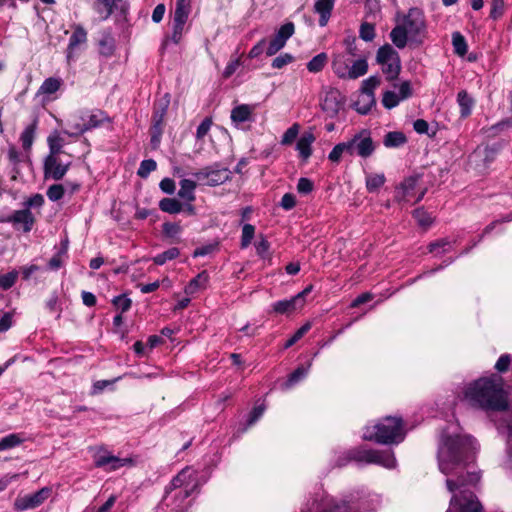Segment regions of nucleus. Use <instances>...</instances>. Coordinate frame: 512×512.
Returning <instances> with one entry per match:
<instances>
[{"mask_svg": "<svg viewBox=\"0 0 512 512\" xmlns=\"http://www.w3.org/2000/svg\"><path fill=\"white\" fill-rule=\"evenodd\" d=\"M452 43L455 53H457L459 56H464L467 53L466 40L459 32L453 33Z\"/></svg>", "mask_w": 512, "mask_h": 512, "instance_id": "79ce46f5", "label": "nucleus"}, {"mask_svg": "<svg viewBox=\"0 0 512 512\" xmlns=\"http://www.w3.org/2000/svg\"><path fill=\"white\" fill-rule=\"evenodd\" d=\"M343 154L350 155V146L347 142H342L335 145L332 151L329 153L328 158L330 161L338 163Z\"/></svg>", "mask_w": 512, "mask_h": 512, "instance_id": "4c0bfd02", "label": "nucleus"}, {"mask_svg": "<svg viewBox=\"0 0 512 512\" xmlns=\"http://www.w3.org/2000/svg\"><path fill=\"white\" fill-rule=\"evenodd\" d=\"M380 85V78L371 76L362 82L361 92L374 93V89Z\"/></svg>", "mask_w": 512, "mask_h": 512, "instance_id": "13d9d810", "label": "nucleus"}, {"mask_svg": "<svg viewBox=\"0 0 512 512\" xmlns=\"http://www.w3.org/2000/svg\"><path fill=\"white\" fill-rule=\"evenodd\" d=\"M269 248L270 244L265 238H261V240L256 243V252L262 258L268 256Z\"/></svg>", "mask_w": 512, "mask_h": 512, "instance_id": "774afa93", "label": "nucleus"}, {"mask_svg": "<svg viewBox=\"0 0 512 512\" xmlns=\"http://www.w3.org/2000/svg\"><path fill=\"white\" fill-rule=\"evenodd\" d=\"M297 190L299 193L308 194L313 190V183L308 178H300L297 184Z\"/></svg>", "mask_w": 512, "mask_h": 512, "instance_id": "69168bd1", "label": "nucleus"}, {"mask_svg": "<svg viewBox=\"0 0 512 512\" xmlns=\"http://www.w3.org/2000/svg\"><path fill=\"white\" fill-rule=\"evenodd\" d=\"M93 460L96 467L103 468L108 472L115 471L123 466L132 464L131 459L114 456L102 447L95 450Z\"/></svg>", "mask_w": 512, "mask_h": 512, "instance_id": "9d476101", "label": "nucleus"}, {"mask_svg": "<svg viewBox=\"0 0 512 512\" xmlns=\"http://www.w3.org/2000/svg\"><path fill=\"white\" fill-rule=\"evenodd\" d=\"M389 36L398 49H404L407 45H422L428 36L424 12L413 7L407 13H397L395 26Z\"/></svg>", "mask_w": 512, "mask_h": 512, "instance_id": "7ed1b4c3", "label": "nucleus"}, {"mask_svg": "<svg viewBox=\"0 0 512 512\" xmlns=\"http://www.w3.org/2000/svg\"><path fill=\"white\" fill-rule=\"evenodd\" d=\"M35 136V125L27 126L24 131L21 133L20 141L22 143V147L25 150H29L33 144Z\"/></svg>", "mask_w": 512, "mask_h": 512, "instance_id": "a19ab883", "label": "nucleus"}, {"mask_svg": "<svg viewBox=\"0 0 512 512\" xmlns=\"http://www.w3.org/2000/svg\"><path fill=\"white\" fill-rule=\"evenodd\" d=\"M300 296H294L290 299H284L273 303L272 309L277 314H289L298 309H301L302 306L299 303Z\"/></svg>", "mask_w": 512, "mask_h": 512, "instance_id": "a211bd4d", "label": "nucleus"}, {"mask_svg": "<svg viewBox=\"0 0 512 512\" xmlns=\"http://www.w3.org/2000/svg\"><path fill=\"white\" fill-rule=\"evenodd\" d=\"M196 188V182L190 179H183L180 181V189L178 191L179 197L189 202L195 199L194 190Z\"/></svg>", "mask_w": 512, "mask_h": 512, "instance_id": "c756f323", "label": "nucleus"}, {"mask_svg": "<svg viewBox=\"0 0 512 512\" xmlns=\"http://www.w3.org/2000/svg\"><path fill=\"white\" fill-rule=\"evenodd\" d=\"M359 37L366 41H372L375 38V26L368 22H363L359 29Z\"/></svg>", "mask_w": 512, "mask_h": 512, "instance_id": "c03bdc74", "label": "nucleus"}, {"mask_svg": "<svg viewBox=\"0 0 512 512\" xmlns=\"http://www.w3.org/2000/svg\"><path fill=\"white\" fill-rule=\"evenodd\" d=\"M407 139L404 133L400 131H392L385 135L383 144L387 148H396L404 145Z\"/></svg>", "mask_w": 512, "mask_h": 512, "instance_id": "cd10ccee", "label": "nucleus"}, {"mask_svg": "<svg viewBox=\"0 0 512 512\" xmlns=\"http://www.w3.org/2000/svg\"><path fill=\"white\" fill-rule=\"evenodd\" d=\"M230 174H231V172L227 168H217V169L208 168V169H205L204 171L197 173L196 176L199 179L207 178L208 184H210L212 186H216V185H220V184L226 182L227 180H229Z\"/></svg>", "mask_w": 512, "mask_h": 512, "instance_id": "4468645a", "label": "nucleus"}, {"mask_svg": "<svg viewBox=\"0 0 512 512\" xmlns=\"http://www.w3.org/2000/svg\"><path fill=\"white\" fill-rule=\"evenodd\" d=\"M107 119L105 113L100 110H79L69 117L68 129L64 133L77 137L100 126Z\"/></svg>", "mask_w": 512, "mask_h": 512, "instance_id": "39448f33", "label": "nucleus"}, {"mask_svg": "<svg viewBox=\"0 0 512 512\" xmlns=\"http://www.w3.org/2000/svg\"><path fill=\"white\" fill-rule=\"evenodd\" d=\"M349 66V61L344 55H337L333 59L332 68L339 78L346 79Z\"/></svg>", "mask_w": 512, "mask_h": 512, "instance_id": "c85d7f7f", "label": "nucleus"}, {"mask_svg": "<svg viewBox=\"0 0 512 512\" xmlns=\"http://www.w3.org/2000/svg\"><path fill=\"white\" fill-rule=\"evenodd\" d=\"M382 71L386 76V79L389 81H392L396 79L400 73L401 70V62L400 57H397L395 60H392L391 62H386L385 64L381 65Z\"/></svg>", "mask_w": 512, "mask_h": 512, "instance_id": "7c9ffc66", "label": "nucleus"}, {"mask_svg": "<svg viewBox=\"0 0 512 512\" xmlns=\"http://www.w3.org/2000/svg\"><path fill=\"white\" fill-rule=\"evenodd\" d=\"M131 299L126 295H119L113 299L114 306L121 312H126L131 307Z\"/></svg>", "mask_w": 512, "mask_h": 512, "instance_id": "052dcab7", "label": "nucleus"}, {"mask_svg": "<svg viewBox=\"0 0 512 512\" xmlns=\"http://www.w3.org/2000/svg\"><path fill=\"white\" fill-rule=\"evenodd\" d=\"M328 60L326 53H320L316 56H314L308 63H307V69L311 73H318L320 72L326 65Z\"/></svg>", "mask_w": 512, "mask_h": 512, "instance_id": "c9c22d12", "label": "nucleus"}, {"mask_svg": "<svg viewBox=\"0 0 512 512\" xmlns=\"http://www.w3.org/2000/svg\"><path fill=\"white\" fill-rule=\"evenodd\" d=\"M315 136L312 132H305L297 141L296 149L303 160H307L312 154V144Z\"/></svg>", "mask_w": 512, "mask_h": 512, "instance_id": "6ab92c4d", "label": "nucleus"}, {"mask_svg": "<svg viewBox=\"0 0 512 512\" xmlns=\"http://www.w3.org/2000/svg\"><path fill=\"white\" fill-rule=\"evenodd\" d=\"M61 85V81L56 78L46 79L40 87V91L44 94L55 93Z\"/></svg>", "mask_w": 512, "mask_h": 512, "instance_id": "09e8293b", "label": "nucleus"}, {"mask_svg": "<svg viewBox=\"0 0 512 512\" xmlns=\"http://www.w3.org/2000/svg\"><path fill=\"white\" fill-rule=\"evenodd\" d=\"M208 281L209 274L207 273V271L200 272L185 287V293L187 295H194L197 292L204 290L207 287Z\"/></svg>", "mask_w": 512, "mask_h": 512, "instance_id": "412c9836", "label": "nucleus"}, {"mask_svg": "<svg viewBox=\"0 0 512 512\" xmlns=\"http://www.w3.org/2000/svg\"><path fill=\"white\" fill-rule=\"evenodd\" d=\"M350 458L367 464H377L387 469L396 467V459L390 450L355 449L350 452Z\"/></svg>", "mask_w": 512, "mask_h": 512, "instance_id": "0eeeda50", "label": "nucleus"}, {"mask_svg": "<svg viewBox=\"0 0 512 512\" xmlns=\"http://www.w3.org/2000/svg\"><path fill=\"white\" fill-rule=\"evenodd\" d=\"M65 193V187L62 184H53L47 189V197L49 200L55 202L60 200Z\"/></svg>", "mask_w": 512, "mask_h": 512, "instance_id": "8fccbe9b", "label": "nucleus"}, {"mask_svg": "<svg viewBox=\"0 0 512 512\" xmlns=\"http://www.w3.org/2000/svg\"><path fill=\"white\" fill-rule=\"evenodd\" d=\"M300 126L298 123H294L291 127H289L282 136L281 144L282 145H290L292 144L299 134Z\"/></svg>", "mask_w": 512, "mask_h": 512, "instance_id": "37998d69", "label": "nucleus"}, {"mask_svg": "<svg viewBox=\"0 0 512 512\" xmlns=\"http://www.w3.org/2000/svg\"><path fill=\"white\" fill-rule=\"evenodd\" d=\"M384 183V174H369L366 176V187L369 192L377 191Z\"/></svg>", "mask_w": 512, "mask_h": 512, "instance_id": "58836bf2", "label": "nucleus"}, {"mask_svg": "<svg viewBox=\"0 0 512 512\" xmlns=\"http://www.w3.org/2000/svg\"><path fill=\"white\" fill-rule=\"evenodd\" d=\"M72 164L71 156L48 155L44 161V177L55 181L61 180Z\"/></svg>", "mask_w": 512, "mask_h": 512, "instance_id": "6e6552de", "label": "nucleus"}, {"mask_svg": "<svg viewBox=\"0 0 512 512\" xmlns=\"http://www.w3.org/2000/svg\"><path fill=\"white\" fill-rule=\"evenodd\" d=\"M162 228L165 236L169 238H176L182 231V227L178 223L166 222Z\"/></svg>", "mask_w": 512, "mask_h": 512, "instance_id": "4d7b16f0", "label": "nucleus"}, {"mask_svg": "<svg viewBox=\"0 0 512 512\" xmlns=\"http://www.w3.org/2000/svg\"><path fill=\"white\" fill-rule=\"evenodd\" d=\"M350 155H358L362 158L370 157L375 151V145L371 138L370 131L363 129L355 134L349 141Z\"/></svg>", "mask_w": 512, "mask_h": 512, "instance_id": "1a4fd4ad", "label": "nucleus"}, {"mask_svg": "<svg viewBox=\"0 0 512 512\" xmlns=\"http://www.w3.org/2000/svg\"><path fill=\"white\" fill-rule=\"evenodd\" d=\"M375 104L374 93H363L359 95L357 101L354 103V107L360 114H367L372 106Z\"/></svg>", "mask_w": 512, "mask_h": 512, "instance_id": "4be33fe9", "label": "nucleus"}, {"mask_svg": "<svg viewBox=\"0 0 512 512\" xmlns=\"http://www.w3.org/2000/svg\"><path fill=\"white\" fill-rule=\"evenodd\" d=\"M341 103L339 101V92L336 90H330L325 94L323 101L321 102L322 110L330 116H334L338 113Z\"/></svg>", "mask_w": 512, "mask_h": 512, "instance_id": "f3484780", "label": "nucleus"}, {"mask_svg": "<svg viewBox=\"0 0 512 512\" xmlns=\"http://www.w3.org/2000/svg\"><path fill=\"white\" fill-rule=\"evenodd\" d=\"M47 142L49 146L48 155H64V152L62 150L64 146V140L57 131L49 135Z\"/></svg>", "mask_w": 512, "mask_h": 512, "instance_id": "393cba45", "label": "nucleus"}, {"mask_svg": "<svg viewBox=\"0 0 512 512\" xmlns=\"http://www.w3.org/2000/svg\"><path fill=\"white\" fill-rule=\"evenodd\" d=\"M18 277V272L16 270L10 271L8 273L2 274L0 273V287L3 289L11 288Z\"/></svg>", "mask_w": 512, "mask_h": 512, "instance_id": "de8ad7c7", "label": "nucleus"}, {"mask_svg": "<svg viewBox=\"0 0 512 512\" xmlns=\"http://www.w3.org/2000/svg\"><path fill=\"white\" fill-rule=\"evenodd\" d=\"M311 367V362L307 365V367H298L295 371H293L287 381L283 384V389L287 390L290 389L292 386H294L296 383L304 379L309 372V369Z\"/></svg>", "mask_w": 512, "mask_h": 512, "instance_id": "a878e982", "label": "nucleus"}, {"mask_svg": "<svg viewBox=\"0 0 512 512\" xmlns=\"http://www.w3.org/2000/svg\"><path fill=\"white\" fill-rule=\"evenodd\" d=\"M212 126V120L210 118H205L197 128L196 138L198 140H202L209 132Z\"/></svg>", "mask_w": 512, "mask_h": 512, "instance_id": "680f3d73", "label": "nucleus"}, {"mask_svg": "<svg viewBox=\"0 0 512 512\" xmlns=\"http://www.w3.org/2000/svg\"><path fill=\"white\" fill-rule=\"evenodd\" d=\"M461 400L472 408L483 411H503L508 407V393L499 375L480 377L467 383Z\"/></svg>", "mask_w": 512, "mask_h": 512, "instance_id": "f03ea898", "label": "nucleus"}, {"mask_svg": "<svg viewBox=\"0 0 512 512\" xmlns=\"http://www.w3.org/2000/svg\"><path fill=\"white\" fill-rule=\"evenodd\" d=\"M362 437L380 444L399 443L404 439L402 421L396 417H385L377 424L366 426Z\"/></svg>", "mask_w": 512, "mask_h": 512, "instance_id": "20e7f679", "label": "nucleus"}, {"mask_svg": "<svg viewBox=\"0 0 512 512\" xmlns=\"http://www.w3.org/2000/svg\"><path fill=\"white\" fill-rule=\"evenodd\" d=\"M87 32L82 26H75L74 31L69 39L67 48V59L70 61L74 57V53L79 45L86 43Z\"/></svg>", "mask_w": 512, "mask_h": 512, "instance_id": "dca6fc26", "label": "nucleus"}, {"mask_svg": "<svg viewBox=\"0 0 512 512\" xmlns=\"http://www.w3.org/2000/svg\"><path fill=\"white\" fill-rule=\"evenodd\" d=\"M413 215L418 224L424 228L429 227L433 222L431 215L423 209H416Z\"/></svg>", "mask_w": 512, "mask_h": 512, "instance_id": "603ef678", "label": "nucleus"}, {"mask_svg": "<svg viewBox=\"0 0 512 512\" xmlns=\"http://www.w3.org/2000/svg\"><path fill=\"white\" fill-rule=\"evenodd\" d=\"M163 115H164V110L160 114H158V113L154 114V117H153L154 123H153V127H152V130H153L152 142L159 141V136L162 133Z\"/></svg>", "mask_w": 512, "mask_h": 512, "instance_id": "864d4df0", "label": "nucleus"}, {"mask_svg": "<svg viewBox=\"0 0 512 512\" xmlns=\"http://www.w3.org/2000/svg\"><path fill=\"white\" fill-rule=\"evenodd\" d=\"M179 254H180L179 249L176 247H172V248L164 251L163 253L156 255L153 258V261L157 265H163L167 261L177 258L179 256Z\"/></svg>", "mask_w": 512, "mask_h": 512, "instance_id": "ea45409f", "label": "nucleus"}, {"mask_svg": "<svg viewBox=\"0 0 512 512\" xmlns=\"http://www.w3.org/2000/svg\"><path fill=\"white\" fill-rule=\"evenodd\" d=\"M190 11V0H176L174 16L188 18Z\"/></svg>", "mask_w": 512, "mask_h": 512, "instance_id": "a18cd8bd", "label": "nucleus"}, {"mask_svg": "<svg viewBox=\"0 0 512 512\" xmlns=\"http://www.w3.org/2000/svg\"><path fill=\"white\" fill-rule=\"evenodd\" d=\"M7 221L14 224L15 226L22 225L24 232L31 231L35 222L34 216L29 209L14 211L8 218Z\"/></svg>", "mask_w": 512, "mask_h": 512, "instance_id": "2eb2a0df", "label": "nucleus"}, {"mask_svg": "<svg viewBox=\"0 0 512 512\" xmlns=\"http://www.w3.org/2000/svg\"><path fill=\"white\" fill-rule=\"evenodd\" d=\"M280 205L284 210H291L296 205L295 196L291 193L284 194Z\"/></svg>", "mask_w": 512, "mask_h": 512, "instance_id": "338daca9", "label": "nucleus"}, {"mask_svg": "<svg viewBox=\"0 0 512 512\" xmlns=\"http://www.w3.org/2000/svg\"><path fill=\"white\" fill-rule=\"evenodd\" d=\"M255 234V227L251 224H245L242 227V236H241V248H247Z\"/></svg>", "mask_w": 512, "mask_h": 512, "instance_id": "49530a36", "label": "nucleus"}, {"mask_svg": "<svg viewBox=\"0 0 512 512\" xmlns=\"http://www.w3.org/2000/svg\"><path fill=\"white\" fill-rule=\"evenodd\" d=\"M49 488H42L39 491L25 496H18L14 501V509L25 511L39 507L50 495Z\"/></svg>", "mask_w": 512, "mask_h": 512, "instance_id": "f8f14e48", "label": "nucleus"}, {"mask_svg": "<svg viewBox=\"0 0 512 512\" xmlns=\"http://www.w3.org/2000/svg\"><path fill=\"white\" fill-rule=\"evenodd\" d=\"M477 449L476 441L469 435L445 431L438 449L439 470L447 476L446 487L452 493L446 512H482V505L469 490L480 480L479 473L466 472L467 464Z\"/></svg>", "mask_w": 512, "mask_h": 512, "instance_id": "f257e3e1", "label": "nucleus"}, {"mask_svg": "<svg viewBox=\"0 0 512 512\" xmlns=\"http://www.w3.org/2000/svg\"><path fill=\"white\" fill-rule=\"evenodd\" d=\"M397 57H399L397 51L391 45L385 44L378 49L376 59L380 65H383Z\"/></svg>", "mask_w": 512, "mask_h": 512, "instance_id": "bb28decb", "label": "nucleus"}, {"mask_svg": "<svg viewBox=\"0 0 512 512\" xmlns=\"http://www.w3.org/2000/svg\"><path fill=\"white\" fill-rule=\"evenodd\" d=\"M264 411H265V406L263 404L254 407V409L250 413L249 419L247 421V425L251 426L255 422H257L258 419H260L262 417V415L264 414Z\"/></svg>", "mask_w": 512, "mask_h": 512, "instance_id": "e2e57ef3", "label": "nucleus"}, {"mask_svg": "<svg viewBox=\"0 0 512 512\" xmlns=\"http://www.w3.org/2000/svg\"><path fill=\"white\" fill-rule=\"evenodd\" d=\"M159 208L169 214H177L182 211V204L174 198H164L159 202Z\"/></svg>", "mask_w": 512, "mask_h": 512, "instance_id": "72a5a7b5", "label": "nucleus"}, {"mask_svg": "<svg viewBox=\"0 0 512 512\" xmlns=\"http://www.w3.org/2000/svg\"><path fill=\"white\" fill-rule=\"evenodd\" d=\"M401 99L394 91H386L383 95L382 103L385 108L392 109L400 103Z\"/></svg>", "mask_w": 512, "mask_h": 512, "instance_id": "3c124183", "label": "nucleus"}, {"mask_svg": "<svg viewBox=\"0 0 512 512\" xmlns=\"http://www.w3.org/2000/svg\"><path fill=\"white\" fill-rule=\"evenodd\" d=\"M504 12H505L504 0H492L490 17L494 20H497L503 16Z\"/></svg>", "mask_w": 512, "mask_h": 512, "instance_id": "5fc2aeb1", "label": "nucleus"}, {"mask_svg": "<svg viewBox=\"0 0 512 512\" xmlns=\"http://www.w3.org/2000/svg\"><path fill=\"white\" fill-rule=\"evenodd\" d=\"M188 18L185 17H173V32H172V40L174 43H179L182 38V35L185 31V24Z\"/></svg>", "mask_w": 512, "mask_h": 512, "instance_id": "f704fd0d", "label": "nucleus"}, {"mask_svg": "<svg viewBox=\"0 0 512 512\" xmlns=\"http://www.w3.org/2000/svg\"><path fill=\"white\" fill-rule=\"evenodd\" d=\"M457 102L460 107V115L462 118L468 117L474 106V100L465 90H462L457 95Z\"/></svg>", "mask_w": 512, "mask_h": 512, "instance_id": "5701e85b", "label": "nucleus"}, {"mask_svg": "<svg viewBox=\"0 0 512 512\" xmlns=\"http://www.w3.org/2000/svg\"><path fill=\"white\" fill-rule=\"evenodd\" d=\"M368 71V63L366 59H358L348 67V73L346 79H357L365 75Z\"/></svg>", "mask_w": 512, "mask_h": 512, "instance_id": "b1692460", "label": "nucleus"}, {"mask_svg": "<svg viewBox=\"0 0 512 512\" xmlns=\"http://www.w3.org/2000/svg\"><path fill=\"white\" fill-rule=\"evenodd\" d=\"M197 487V473L192 468H184L177 474L171 481L170 485L166 488L165 500L169 498V495L174 492L175 498L186 499L192 491Z\"/></svg>", "mask_w": 512, "mask_h": 512, "instance_id": "423d86ee", "label": "nucleus"}, {"mask_svg": "<svg viewBox=\"0 0 512 512\" xmlns=\"http://www.w3.org/2000/svg\"><path fill=\"white\" fill-rule=\"evenodd\" d=\"M157 167V164L156 162L153 160V159H147V160H143L140 164V167L138 169V172L137 174L142 177V178H145L147 177L152 171H154Z\"/></svg>", "mask_w": 512, "mask_h": 512, "instance_id": "6e6d98bb", "label": "nucleus"}, {"mask_svg": "<svg viewBox=\"0 0 512 512\" xmlns=\"http://www.w3.org/2000/svg\"><path fill=\"white\" fill-rule=\"evenodd\" d=\"M294 34V24L292 22H288L282 25L275 36L269 42V45L266 50V54L268 56L275 55L278 51H280L286 44L287 40Z\"/></svg>", "mask_w": 512, "mask_h": 512, "instance_id": "ddd939ff", "label": "nucleus"}, {"mask_svg": "<svg viewBox=\"0 0 512 512\" xmlns=\"http://www.w3.org/2000/svg\"><path fill=\"white\" fill-rule=\"evenodd\" d=\"M251 115V108L248 105H240L235 107L231 112V119L234 122H245L249 120Z\"/></svg>", "mask_w": 512, "mask_h": 512, "instance_id": "e433bc0d", "label": "nucleus"}, {"mask_svg": "<svg viewBox=\"0 0 512 512\" xmlns=\"http://www.w3.org/2000/svg\"><path fill=\"white\" fill-rule=\"evenodd\" d=\"M24 441V438L21 434L12 433L0 440V452L7 451L13 449L19 445H21Z\"/></svg>", "mask_w": 512, "mask_h": 512, "instance_id": "473e14b6", "label": "nucleus"}, {"mask_svg": "<svg viewBox=\"0 0 512 512\" xmlns=\"http://www.w3.org/2000/svg\"><path fill=\"white\" fill-rule=\"evenodd\" d=\"M294 61V57L291 54L284 53L277 56L273 61L271 66L275 69H281L284 66L292 63Z\"/></svg>", "mask_w": 512, "mask_h": 512, "instance_id": "bf43d9fd", "label": "nucleus"}, {"mask_svg": "<svg viewBox=\"0 0 512 512\" xmlns=\"http://www.w3.org/2000/svg\"><path fill=\"white\" fill-rule=\"evenodd\" d=\"M334 3H335L334 0H317L315 2L314 10L316 13H318L320 15V19H319L320 26H322V27L326 26V24L331 16V13H332V10L334 7Z\"/></svg>", "mask_w": 512, "mask_h": 512, "instance_id": "aec40b11", "label": "nucleus"}, {"mask_svg": "<svg viewBox=\"0 0 512 512\" xmlns=\"http://www.w3.org/2000/svg\"><path fill=\"white\" fill-rule=\"evenodd\" d=\"M456 241H450L447 238L439 239L435 242H432L428 246V250L430 253H434L435 255H441L449 252L452 249L453 244Z\"/></svg>", "mask_w": 512, "mask_h": 512, "instance_id": "2f4dec72", "label": "nucleus"}, {"mask_svg": "<svg viewBox=\"0 0 512 512\" xmlns=\"http://www.w3.org/2000/svg\"><path fill=\"white\" fill-rule=\"evenodd\" d=\"M418 178L410 177L405 179L401 185L397 188L395 198L399 202L406 203H417L420 201L425 194V190H417Z\"/></svg>", "mask_w": 512, "mask_h": 512, "instance_id": "9b49d317", "label": "nucleus"}, {"mask_svg": "<svg viewBox=\"0 0 512 512\" xmlns=\"http://www.w3.org/2000/svg\"><path fill=\"white\" fill-rule=\"evenodd\" d=\"M241 65L240 58L231 59L230 62L226 65L223 77L229 78L231 75L234 74V72L238 69V67Z\"/></svg>", "mask_w": 512, "mask_h": 512, "instance_id": "0e129e2a", "label": "nucleus"}]
</instances>
